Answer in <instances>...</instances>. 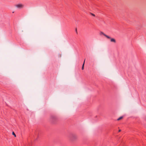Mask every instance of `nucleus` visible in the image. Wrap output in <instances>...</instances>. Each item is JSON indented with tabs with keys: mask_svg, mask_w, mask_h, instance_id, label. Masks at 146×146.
Listing matches in <instances>:
<instances>
[{
	"mask_svg": "<svg viewBox=\"0 0 146 146\" xmlns=\"http://www.w3.org/2000/svg\"><path fill=\"white\" fill-rule=\"evenodd\" d=\"M85 61H84L82 67V70H83L84 69V64Z\"/></svg>",
	"mask_w": 146,
	"mask_h": 146,
	"instance_id": "nucleus-5",
	"label": "nucleus"
},
{
	"mask_svg": "<svg viewBox=\"0 0 146 146\" xmlns=\"http://www.w3.org/2000/svg\"><path fill=\"white\" fill-rule=\"evenodd\" d=\"M12 134L15 137H16V135L14 132H12Z\"/></svg>",
	"mask_w": 146,
	"mask_h": 146,
	"instance_id": "nucleus-6",
	"label": "nucleus"
},
{
	"mask_svg": "<svg viewBox=\"0 0 146 146\" xmlns=\"http://www.w3.org/2000/svg\"><path fill=\"white\" fill-rule=\"evenodd\" d=\"M110 41L111 42H113L114 43H115L116 42L115 40L113 38H110Z\"/></svg>",
	"mask_w": 146,
	"mask_h": 146,
	"instance_id": "nucleus-3",
	"label": "nucleus"
},
{
	"mask_svg": "<svg viewBox=\"0 0 146 146\" xmlns=\"http://www.w3.org/2000/svg\"><path fill=\"white\" fill-rule=\"evenodd\" d=\"M121 131V130L120 129L119 130V131H119V132H120Z\"/></svg>",
	"mask_w": 146,
	"mask_h": 146,
	"instance_id": "nucleus-9",
	"label": "nucleus"
},
{
	"mask_svg": "<svg viewBox=\"0 0 146 146\" xmlns=\"http://www.w3.org/2000/svg\"><path fill=\"white\" fill-rule=\"evenodd\" d=\"M16 6L18 8H22L23 7V5L21 4H17L16 5Z\"/></svg>",
	"mask_w": 146,
	"mask_h": 146,
	"instance_id": "nucleus-2",
	"label": "nucleus"
},
{
	"mask_svg": "<svg viewBox=\"0 0 146 146\" xmlns=\"http://www.w3.org/2000/svg\"><path fill=\"white\" fill-rule=\"evenodd\" d=\"M92 15L94 16H95V15L93 14H92Z\"/></svg>",
	"mask_w": 146,
	"mask_h": 146,
	"instance_id": "nucleus-8",
	"label": "nucleus"
},
{
	"mask_svg": "<svg viewBox=\"0 0 146 146\" xmlns=\"http://www.w3.org/2000/svg\"><path fill=\"white\" fill-rule=\"evenodd\" d=\"M76 33H77V29L76 28Z\"/></svg>",
	"mask_w": 146,
	"mask_h": 146,
	"instance_id": "nucleus-7",
	"label": "nucleus"
},
{
	"mask_svg": "<svg viewBox=\"0 0 146 146\" xmlns=\"http://www.w3.org/2000/svg\"><path fill=\"white\" fill-rule=\"evenodd\" d=\"M100 35H103L104 36H106V37H107L108 38H110V37L109 36L106 35L104 33H103L102 32H100Z\"/></svg>",
	"mask_w": 146,
	"mask_h": 146,
	"instance_id": "nucleus-1",
	"label": "nucleus"
},
{
	"mask_svg": "<svg viewBox=\"0 0 146 146\" xmlns=\"http://www.w3.org/2000/svg\"><path fill=\"white\" fill-rule=\"evenodd\" d=\"M123 118V116H121L120 117H119V118L117 119V120H118V121L119 120L122 119Z\"/></svg>",
	"mask_w": 146,
	"mask_h": 146,
	"instance_id": "nucleus-4",
	"label": "nucleus"
}]
</instances>
